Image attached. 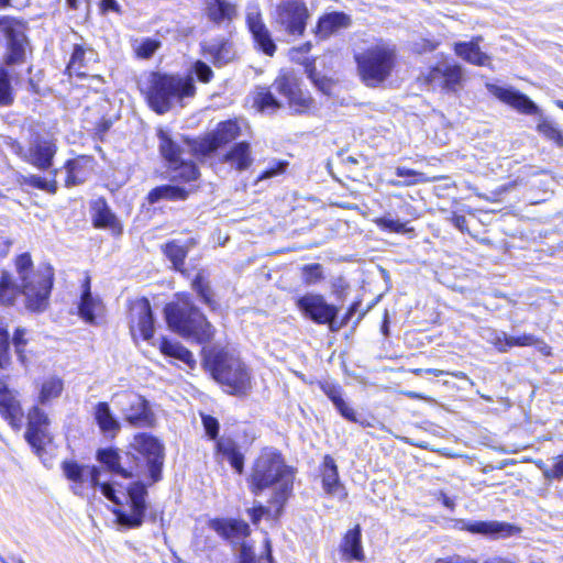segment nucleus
I'll use <instances>...</instances> for the list:
<instances>
[{"mask_svg": "<svg viewBox=\"0 0 563 563\" xmlns=\"http://www.w3.org/2000/svg\"><path fill=\"white\" fill-rule=\"evenodd\" d=\"M32 69H33L32 65H30L26 69V73L29 75V78L26 80L27 90L31 95L38 96V95H42L41 82L44 77V73H43V70H38L34 76H31Z\"/></svg>", "mask_w": 563, "mask_h": 563, "instance_id": "60", "label": "nucleus"}, {"mask_svg": "<svg viewBox=\"0 0 563 563\" xmlns=\"http://www.w3.org/2000/svg\"><path fill=\"white\" fill-rule=\"evenodd\" d=\"M209 526L222 539L231 542L246 539L251 534L249 523L239 518H214Z\"/></svg>", "mask_w": 563, "mask_h": 563, "instance_id": "30", "label": "nucleus"}, {"mask_svg": "<svg viewBox=\"0 0 563 563\" xmlns=\"http://www.w3.org/2000/svg\"><path fill=\"white\" fill-rule=\"evenodd\" d=\"M57 169L51 170V177L47 179L45 177L30 174L22 175L19 177L18 181L21 187H30L32 189H37L44 191L48 195H56L58 191V181H57Z\"/></svg>", "mask_w": 563, "mask_h": 563, "instance_id": "42", "label": "nucleus"}, {"mask_svg": "<svg viewBox=\"0 0 563 563\" xmlns=\"http://www.w3.org/2000/svg\"><path fill=\"white\" fill-rule=\"evenodd\" d=\"M92 416L99 431L113 440L121 430V423L113 415L109 402L99 401L93 406Z\"/></svg>", "mask_w": 563, "mask_h": 563, "instance_id": "34", "label": "nucleus"}, {"mask_svg": "<svg viewBox=\"0 0 563 563\" xmlns=\"http://www.w3.org/2000/svg\"><path fill=\"white\" fill-rule=\"evenodd\" d=\"M353 58L358 78L367 87H378L386 81L398 64L396 46L383 38L354 53Z\"/></svg>", "mask_w": 563, "mask_h": 563, "instance_id": "9", "label": "nucleus"}, {"mask_svg": "<svg viewBox=\"0 0 563 563\" xmlns=\"http://www.w3.org/2000/svg\"><path fill=\"white\" fill-rule=\"evenodd\" d=\"M191 289L200 298L201 302L210 308V310H217L219 303L214 298L213 290L210 286L208 274L205 269H200L191 280Z\"/></svg>", "mask_w": 563, "mask_h": 563, "instance_id": "44", "label": "nucleus"}, {"mask_svg": "<svg viewBox=\"0 0 563 563\" xmlns=\"http://www.w3.org/2000/svg\"><path fill=\"white\" fill-rule=\"evenodd\" d=\"M277 93L292 114L307 115L317 110V102L302 79L292 70H280L273 81Z\"/></svg>", "mask_w": 563, "mask_h": 563, "instance_id": "11", "label": "nucleus"}, {"mask_svg": "<svg viewBox=\"0 0 563 563\" xmlns=\"http://www.w3.org/2000/svg\"><path fill=\"white\" fill-rule=\"evenodd\" d=\"M461 529L474 534L510 537L519 528L508 522L499 521H462Z\"/></svg>", "mask_w": 563, "mask_h": 563, "instance_id": "36", "label": "nucleus"}, {"mask_svg": "<svg viewBox=\"0 0 563 563\" xmlns=\"http://www.w3.org/2000/svg\"><path fill=\"white\" fill-rule=\"evenodd\" d=\"M24 418L26 419L24 440L32 452L41 456L45 452L46 445L53 442V435L49 432L51 419L38 405L29 407Z\"/></svg>", "mask_w": 563, "mask_h": 563, "instance_id": "15", "label": "nucleus"}, {"mask_svg": "<svg viewBox=\"0 0 563 563\" xmlns=\"http://www.w3.org/2000/svg\"><path fill=\"white\" fill-rule=\"evenodd\" d=\"M320 390L332 401L339 413L347 421L357 423L358 416L343 399V388L338 382L322 379L317 382Z\"/></svg>", "mask_w": 563, "mask_h": 563, "instance_id": "33", "label": "nucleus"}, {"mask_svg": "<svg viewBox=\"0 0 563 563\" xmlns=\"http://www.w3.org/2000/svg\"><path fill=\"white\" fill-rule=\"evenodd\" d=\"M162 46L159 40L146 37L135 47L134 52L136 57L142 59L151 58L155 52Z\"/></svg>", "mask_w": 563, "mask_h": 563, "instance_id": "56", "label": "nucleus"}, {"mask_svg": "<svg viewBox=\"0 0 563 563\" xmlns=\"http://www.w3.org/2000/svg\"><path fill=\"white\" fill-rule=\"evenodd\" d=\"M489 92L503 103L527 115L539 113L538 106L525 93L514 88L489 86Z\"/></svg>", "mask_w": 563, "mask_h": 563, "instance_id": "26", "label": "nucleus"}, {"mask_svg": "<svg viewBox=\"0 0 563 563\" xmlns=\"http://www.w3.org/2000/svg\"><path fill=\"white\" fill-rule=\"evenodd\" d=\"M301 278L305 285H316L323 278V267L319 263L306 264L301 267Z\"/></svg>", "mask_w": 563, "mask_h": 563, "instance_id": "52", "label": "nucleus"}, {"mask_svg": "<svg viewBox=\"0 0 563 563\" xmlns=\"http://www.w3.org/2000/svg\"><path fill=\"white\" fill-rule=\"evenodd\" d=\"M510 342L511 349L515 346H534L543 356L552 355V347L542 338L536 336L531 333L510 335Z\"/></svg>", "mask_w": 563, "mask_h": 563, "instance_id": "48", "label": "nucleus"}, {"mask_svg": "<svg viewBox=\"0 0 563 563\" xmlns=\"http://www.w3.org/2000/svg\"><path fill=\"white\" fill-rule=\"evenodd\" d=\"M362 303V299L357 298L353 302L350 303V306L346 308L345 312L341 317L340 320L334 319V324L332 328V332H336L341 330L342 328L346 327L352 319V317L357 312Z\"/></svg>", "mask_w": 563, "mask_h": 563, "instance_id": "58", "label": "nucleus"}, {"mask_svg": "<svg viewBox=\"0 0 563 563\" xmlns=\"http://www.w3.org/2000/svg\"><path fill=\"white\" fill-rule=\"evenodd\" d=\"M374 222L380 230L391 233H408L413 231V229L409 228L406 222H401L386 216L376 218Z\"/></svg>", "mask_w": 563, "mask_h": 563, "instance_id": "51", "label": "nucleus"}, {"mask_svg": "<svg viewBox=\"0 0 563 563\" xmlns=\"http://www.w3.org/2000/svg\"><path fill=\"white\" fill-rule=\"evenodd\" d=\"M191 73L196 76L199 82L205 85L211 82L214 78L212 68L201 59H197L192 63Z\"/></svg>", "mask_w": 563, "mask_h": 563, "instance_id": "57", "label": "nucleus"}, {"mask_svg": "<svg viewBox=\"0 0 563 563\" xmlns=\"http://www.w3.org/2000/svg\"><path fill=\"white\" fill-rule=\"evenodd\" d=\"M80 296L77 302V314L87 324L96 325L98 318L102 317L106 310L104 303L99 296L92 295L91 276L88 272L80 283Z\"/></svg>", "mask_w": 563, "mask_h": 563, "instance_id": "18", "label": "nucleus"}, {"mask_svg": "<svg viewBox=\"0 0 563 563\" xmlns=\"http://www.w3.org/2000/svg\"><path fill=\"white\" fill-rule=\"evenodd\" d=\"M214 459L222 463L227 461L233 471L242 475L245 471V455L240 444L231 437H222L213 446Z\"/></svg>", "mask_w": 563, "mask_h": 563, "instance_id": "27", "label": "nucleus"}, {"mask_svg": "<svg viewBox=\"0 0 563 563\" xmlns=\"http://www.w3.org/2000/svg\"><path fill=\"white\" fill-rule=\"evenodd\" d=\"M159 352L167 357L176 358L194 369L197 365L192 352L178 341L162 336L158 344Z\"/></svg>", "mask_w": 563, "mask_h": 563, "instance_id": "39", "label": "nucleus"}, {"mask_svg": "<svg viewBox=\"0 0 563 563\" xmlns=\"http://www.w3.org/2000/svg\"><path fill=\"white\" fill-rule=\"evenodd\" d=\"M246 512L250 517L251 522L254 526H257L261 522L262 518L264 516L268 515L269 510L262 504H257V505H254L253 507L249 508L246 510Z\"/></svg>", "mask_w": 563, "mask_h": 563, "instance_id": "63", "label": "nucleus"}, {"mask_svg": "<svg viewBox=\"0 0 563 563\" xmlns=\"http://www.w3.org/2000/svg\"><path fill=\"white\" fill-rule=\"evenodd\" d=\"M165 457L163 442L148 432L135 433L123 452L117 446L96 451V460L107 471L125 479H134L125 486L124 500L111 483L100 482L101 468L97 465L64 460L60 468L75 495H85V483L89 488H99L117 506L112 510L115 522L126 529H136L143 525L147 510V488L163 479Z\"/></svg>", "mask_w": 563, "mask_h": 563, "instance_id": "1", "label": "nucleus"}, {"mask_svg": "<svg viewBox=\"0 0 563 563\" xmlns=\"http://www.w3.org/2000/svg\"><path fill=\"white\" fill-rule=\"evenodd\" d=\"M246 27L252 36L254 48L273 57L277 51L271 31L266 26L260 10L249 12L245 16Z\"/></svg>", "mask_w": 563, "mask_h": 563, "instance_id": "22", "label": "nucleus"}, {"mask_svg": "<svg viewBox=\"0 0 563 563\" xmlns=\"http://www.w3.org/2000/svg\"><path fill=\"white\" fill-rule=\"evenodd\" d=\"M206 11L208 19L214 24L230 22L238 15L236 5L228 0H210Z\"/></svg>", "mask_w": 563, "mask_h": 563, "instance_id": "43", "label": "nucleus"}, {"mask_svg": "<svg viewBox=\"0 0 563 563\" xmlns=\"http://www.w3.org/2000/svg\"><path fill=\"white\" fill-rule=\"evenodd\" d=\"M164 317L168 328L184 339L208 344L214 338V327L189 292L175 294L174 300L164 306Z\"/></svg>", "mask_w": 563, "mask_h": 563, "instance_id": "6", "label": "nucleus"}, {"mask_svg": "<svg viewBox=\"0 0 563 563\" xmlns=\"http://www.w3.org/2000/svg\"><path fill=\"white\" fill-rule=\"evenodd\" d=\"M289 162L286 159L274 161L266 169L262 170L255 178V184L284 175L287 172Z\"/></svg>", "mask_w": 563, "mask_h": 563, "instance_id": "53", "label": "nucleus"}, {"mask_svg": "<svg viewBox=\"0 0 563 563\" xmlns=\"http://www.w3.org/2000/svg\"><path fill=\"white\" fill-rule=\"evenodd\" d=\"M91 224L97 230H108L113 238L123 234L124 225L111 210L107 199L101 196L90 201Z\"/></svg>", "mask_w": 563, "mask_h": 563, "instance_id": "20", "label": "nucleus"}, {"mask_svg": "<svg viewBox=\"0 0 563 563\" xmlns=\"http://www.w3.org/2000/svg\"><path fill=\"white\" fill-rule=\"evenodd\" d=\"M0 417L14 431H20L24 426V409L19 393L4 382H0Z\"/></svg>", "mask_w": 563, "mask_h": 563, "instance_id": "21", "label": "nucleus"}, {"mask_svg": "<svg viewBox=\"0 0 563 563\" xmlns=\"http://www.w3.org/2000/svg\"><path fill=\"white\" fill-rule=\"evenodd\" d=\"M158 139V153L164 161L175 184H164L152 188L145 199L150 205L161 200L185 201L188 199L191 190L180 185L197 181L200 176V169L197 163L190 158H184L185 148L174 141L163 129L156 132Z\"/></svg>", "mask_w": 563, "mask_h": 563, "instance_id": "3", "label": "nucleus"}, {"mask_svg": "<svg viewBox=\"0 0 563 563\" xmlns=\"http://www.w3.org/2000/svg\"><path fill=\"white\" fill-rule=\"evenodd\" d=\"M241 134L240 119L232 118L218 122L212 131L199 137L183 135L181 140L189 147L191 155L203 162L217 153L219 148L236 141Z\"/></svg>", "mask_w": 563, "mask_h": 563, "instance_id": "10", "label": "nucleus"}, {"mask_svg": "<svg viewBox=\"0 0 563 563\" xmlns=\"http://www.w3.org/2000/svg\"><path fill=\"white\" fill-rule=\"evenodd\" d=\"M338 552L340 560L344 563L364 562L366 560L360 523L354 525L343 533Z\"/></svg>", "mask_w": 563, "mask_h": 563, "instance_id": "25", "label": "nucleus"}, {"mask_svg": "<svg viewBox=\"0 0 563 563\" xmlns=\"http://www.w3.org/2000/svg\"><path fill=\"white\" fill-rule=\"evenodd\" d=\"M295 305L301 314L319 325H328L332 331L339 308L327 302L321 294L310 292L295 299Z\"/></svg>", "mask_w": 563, "mask_h": 563, "instance_id": "16", "label": "nucleus"}, {"mask_svg": "<svg viewBox=\"0 0 563 563\" xmlns=\"http://www.w3.org/2000/svg\"><path fill=\"white\" fill-rule=\"evenodd\" d=\"M200 54L217 68H221L239 58L234 43L229 37H218L210 43L201 44Z\"/></svg>", "mask_w": 563, "mask_h": 563, "instance_id": "24", "label": "nucleus"}, {"mask_svg": "<svg viewBox=\"0 0 563 563\" xmlns=\"http://www.w3.org/2000/svg\"><path fill=\"white\" fill-rule=\"evenodd\" d=\"M201 423L205 430V434L209 440L217 441L222 440V438L219 437L220 433V423L219 420L208 413H200Z\"/></svg>", "mask_w": 563, "mask_h": 563, "instance_id": "54", "label": "nucleus"}, {"mask_svg": "<svg viewBox=\"0 0 563 563\" xmlns=\"http://www.w3.org/2000/svg\"><path fill=\"white\" fill-rule=\"evenodd\" d=\"M252 107L258 112H277L284 104L269 86H257L252 93Z\"/></svg>", "mask_w": 563, "mask_h": 563, "instance_id": "41", "label": "nucleus"}, {"mask_svg": "<svg viewBox=\"0 0 563 563\" xmlns=\"http://www.w3.org/2000/svg\"><path fill=\"white\" fill-rule=\"evenodd\" d=\"M21 296H23L21 283H16L11 272L2 269L0 272V307H14Z\"/></svg>", "mask_w": 563, "mask_h": 563, "instance_id": "37", "label": "nucleus"}, {"mask_svg": "<svg viewBox=\"0 0 563 563\" xmlns=\"http://www.w3.org/2000/svg\"><path fill=\"white\" fill-rule=\"evenodd\" d=\"M492 343L495 350L499 353H507L511 349L510 335H507L506 333L496 335Z\"/></svg>", "mask_w": 563, "mask_h": 563, "instance_id": "64", "label": "nucleus"}, {"mask_svg": "<svg viewBox=\"0 0 563 563\" xmlns=\"http://www.w3.org/2000/svg\"><path fill=\"white\" fill-rule=\"evenodd\" d=\"M93 165V157L90 155H77L68 158L63 164L65 170L64 186L73 188L82 185L88 179Z\"/></svg>", "mask_w": 563, "mask_h": 563, "instance_id": "28", "label": "nucleus"}, {"mask_svg": "<svg viewBox=\"0 0 563 563\" xmlns=\"http://www.w3.org/2000/svg\"><path fill=\"white\" fill-rule=\"evenodd\" d=\"M202 367L227 395L244 398L252 390L251 368L223 347L206 352L202 356Z\"/></svg>", "mask_w": 563, "mask_h": 563, "instance_id": "7", "label": "nucleus"}, {"mask_svg": "<svg viewBox=\"0 0 563 563\" xmlns=\"http://www.w3.org/2000/svg\"><path fill=\"white\" fill-rule=\"evenodd\" d=\"M395 175L404 178V180H389L388 184L394 187H411L418 184L435 183L444 179L443 176H428L422 172L405 166L396 167Z\"/></svg>", "mask_w": 563, "mask_h": 563, "instance_id": "40", "label": "nucleus"}, {"mask_svg": "<svg viewBox=\"0 0 563 563\" xmlns=\"http://www.w3.org/2000/svg\"><path fill=\"white\" fill-rule=\"evenodd\" d=\"M57 144L53 139H37L29 150L26 162L40 170H48L57 154Z\"/></svg>", "mask_w": 563, "mask_h": 563, "instance_id": "29", "label": "nucleus"}, {"mask_svg": "<svg viewBox=\"0 0 563 563\" xmlns=\"http://www.w3.org/2000/svg\"><path fill=\"white\" fill-rule=\"evenodd\" d=\"M86 66V49L81 44H75L68 63L64 69V75L68 78L76 76L77 78H87L88 74L80 71Z\"/></svg>", "mask_w": 563, "mask_h": 563, "instance_id": "47", "label": "nucleus"}, {"mask_svg": "<svg viewBox=\"0 0 563 563\" xmlns=\"http://www.w3.org/2000/svg\"><path fill=\"white\" fill-rule=\"evenodd\" d=\"M318 91L325 96H331L333 93V88L336 85V80L327 76L319 74L310 81Z\"/></svg>", "mask_w": 563, "mask_h": 563, "instance_id": "59", "label": "nucleus"}, {"mask_svg": "<svg viewBox=\"0 0 563 563\" xmlns=\"http://www.w3.org/2000/svg\"><path fill=\"white\" fill-rule=\"evenodd\" d=\"M390 197L399 200L400 205H399V210L402 214L409 217L410 219H417L419 218V212L418 210L409 203L407 197L402 194H393L390 195Z\"/></svg>", "mask_w": 563, "mask_h": 563, "instance_id": "61", "label": "nucleus"}, {"mask_svg": "<svg viewBox=\"0 0 563 563\" xmlns=\"http://www.w3.org/2000/svg\"><path fill=\"white\" fill-rule=\"evenodd\" d=\"M536 130L544 139L552 142L558 147H563V131L548 119H541Z\"/></svg>", "mask_w": 563, "mask_h": 563, "instance_id": "49", "label": "nucleus"}, {"mask_svg": "<svg viewBox=\"0 0 563 563\" xmlns=\"http://www.w3.org/2000/svg\"><path fill=\"white\" fill-rule=\"evenodd\" d=\"M129 333L134 343L150 341L155 334V316L147 297L128 299L125 303Z\"/></svg>", "mask_w": 563, "mask_h": 563, "instance_id": "13", "label": "nucleus"}, {"mask_svg": "<svg viewBox=\"0 0 563 563\" xmlns=\"http://www.w3.org/2000/svg\"><path fill=\"white\" fill-rule=\"evenodd\" d=\"M27 22L14 15H0V36L3 37V53L0 62V108L11 107L16 99L15 85L20 74L13 71L33 58V45L29 37Z\"/></svg>", "mask_w": 563, "mask_h": 563, "instance_id": "2", "label": "nucleus"}, {"mask_svg": "<svg viewBox=\"0 0 563 563\" xmlns=\"http://www.w3.org/2000/svg\"><path fill=\"white\" fill-rule=\"evenodd\" d=\"M440 43L434 38L423 37L415 43V52L417 54L431 53L439 47Z\"/></svg>", "mask_w": 563, "mask_h": 563, "instance_id": "62", "label": "nucleus"}, {"mask_svg": "<svg viewBox=\"0 0 563 563\" xmlns=\"http://www.w3.org/2000/svg\"><path fill=\"white\" fill-rule=\"evenodd\" d=\"M309 19L310 11L305 0H282L276 4L273 23L287 35L300 37Z\"/></svg>", "mask_w": 563, "mask_h": 563, "instance_id": "14", "label": "nucleus"}, {"mask_svg": "<svg viewBox=\"0 0 563 563\" xmlns=\"http://www.w3.org/2000/svg\"><path fill=\"white\" fill-rule=\"evenodd\" d=\"M221 163L229 164L238 172L246 170L253 164L252 146L249 141L234 142L221 156Z\"/></svg>", "mask_w": 563, "mask_h": 563, "instance_id": "35", "label": "nucleus"}, {"mask_svg": "<svg viewBox=\"0 0 563 563\" xmlns=\"http://www.w3.org/2000/svg\"><path fill=\"white\" fill-rule=\"evenodd\" d=\"M296 468L287 465L283 453L274 448H265L254 461L252 472L247 478L250 492L257 496L276 484L279 486L273 492L269 503L277 506L280 514L292 496Z\"/></svg>", "mask_w": 563, "mask_h": 563, "instance_id": "4", "label": "nucleus"}, {"mask_svg": "<svg viewBox=\"0 0 563 563\" xmlns=\"http://www.w3.org/2000/svg\"><path fill=\"white\" fill-rule=\"evenodd\" d=\"M483 41L481 35L473 36L470 41L455 42L454 54L462 60L474 66H488L490 56L482 51L479 44Z\"/></svg>", "mask_w": 563, "mask_h": 563, "instance_id": "31", "label": "nucleus"}, {"mask_svg": "<svg viewBox=\"0 0 563 563\" xmlns=\"http://www.w3.org/2000/svg\"><path fill=\"white\" fill-rule=\"evenodd\" d=\"M465 79L463 66L449 57L438 60L418 77L421 86L445 95L457 93L463 88Z\"/></svg>", "mask_w": 563, "mask_h": 563, "instance_id": "12", "label": "nucleus"}, {"mask_svg": "<svg viewBox=\"0 0 563 563\" xmlns=\"http://www.w3.org/2000/svg\"><path fill=\"white\" fill-rule=\"evenodd\" d=\"M164 256L172 263L174 271L188 277L189 273L185 267V262L189 252L188 246L181 244L178 240H169L161 245Z\"/></svg>", "mask_w": 563, "mask_h": 563, "instance_id": "38", "label": "nucleus"}, {"mask_svg": "<svg viewBox=\"0 0 563 563\" xmlns=\"http://www.w3.org/2000/svg\"><path fill=\"white\" fill-rule=\"evenodd\" d=\"M143 93L148 107L157 114H164L172 109L174 100L195 97L197 87L190 76L152 71Z\"/></svg>", "mask_w": 563, "mask_h": 563, "instance_id": "8", "label": "nucleus"}, {"mask_svg": "<svg viewBox=\"0 0 563 563\" xmlns=\"http://www.w3.org/2000/svg\"><path fill=\"white\" fill-rule=\"evenodd\" d=\"M537 466L542 471L543 477L549 481H560L563 478V452L553 459V464L547 466L543 462L537 463Z\"/></svg>", "mask_w": 563, "mask_h": 563, "instance_id": "50", "label": "nucleus"}, {"mask_svg": "<svg viewBox=\"0 0 563 563\" xmlns=\"http://www.w3.org/2000/svg\"><path fill=\"white\" fill-rule=\"evenodd\" d=\"M124 421L133 428H154L156 417L147 399L139 394L130 395L128 407L123 409Z\"/></svg>", "mask_w": 563, "mask_h": 563, "instance_id": "23", "label": "nucleus"}, {"mask_svg": "<svg viewBox=\"0 0 563 563\" xmlns=\"http://www.w3.org/2000/svg\"><path fill=\"white\" fill-rule=\"evenodd\" d=\"M191 289L200 298L201 302L210 308V310H217L219 303L214 298L213 290L210 286L208 274L205 269H200L191 280Z\"/></svg>", "mask_w": 563, "mask_h": 563, "instance_id": "45", "label": "nucleus"}, {"mask_svg": "<svg viewBox=\"0 0 563 563\" xmlns=\"http://www.w3.org/2000/svg\"><path fill=\"white\" fill-rule=\"evenodd\" d=\"M27 331L22 327H16L13 330L12 336L9 332V325L3 318L0 317V368L8 369L12 365L11 344L13 345L18 361L22 365H27L29 357L26 346L29 340L26 338Z\"/></svg>", "mask_w": 563, "mask_h": 563, "instance_id": "17", "label": "nucleus"}, {"mask_svg": "<svg viewBox=\"0 0 563 563\" xmlns=\"http://www.w3.org/2000/svg\"><path fill=\"white\" fill-rule=\"evenodd\" d=\"M351 24L350 15L342 11L324 13L318 18L313 34L318 40L325 41L338 31L346 29Z\"/></svg>", "mask_w": 563, "mask_h": 563, "instance_id": "32", "label": "nucleus"}, {"mask_svg": "<svg viewBox=\"0 0 563 563\" xmlns=\"http://www.w3.org/2000/svg\"><path fill=\"white\" fill-rule=\"evenodd\" d=\"M317 477L320 479L323 493L340 500L347 498V490L340 478V471L335 459L324 454L318 466Z\"/></svg>", "mask_w": 563, "mask_h": 563, "instance_id": "19", "label": "nucleus"}, {"mask_svg": "<svg viewBox=\"0 0 563 563\" xmlns=\"http://www.w3.org/2000/svg\"><path fill=\"white\" fill-rule=\"evenodd\" d=\"M64 380L59 376H51L42 382L34 405L46 406L60 397L64 391Z\"/></svg>", "mask_w": 563, "mask_h": 563, "instance_id": "46", "label": "nucleus"}, {"mask_svg": "<svg viewBox=\"0 0 563 563\" xmlns=\"http://www.w3.org/2000/svg\"><path fill=\"white\" fill-rule=\"evenodd\" d=\"M13 265L22 285L24 307L33 313L44 312L49 307L55 284V268L49 262L34 267L30 252L18 254Z\"/></svg>", "mask_w": 563, "mask_h": 563, "instance_id": "5", "label": "nucleus"}, {"mask_svg": "<svg viewBox=\"0 0 563 563\" xmlns=\"http://www.w3.org/2000/svg\"><path fill=\"white\" fill-rule=\"evenodd\" d=\"M88 80L87 84L77 85L76 88L82 91L84 96H89L90 93L98 95L103 92L102 87L106 85V79L101 75H91L86 78Z\"/></svg>", "mask_w": 563, "mask_h": 563, "instance_id": "55", "label": "nucleus"}]
</instances>
